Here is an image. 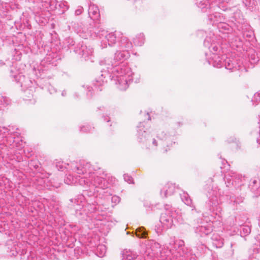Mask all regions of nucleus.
Listing matches in <instances>:
<instances>
[{
	"label": "nucleus",
	"mask_w": 260,
	"mask_h": 260,
	"mask_svg": "<svg viewBox=\"0 0 260 260\" xmlns=\"http://www.w3.org/2000/svg\"><path fill=\"white\" fill-rule=\"evenodd\" d=\"M159 221L165 230L169 229L174 225V221L181 222V213L179 210L167 206L161 213Z\"/></svg>",
	"instance_id": "4"
},
{
	"label": "nucleus",
	"mask_w": 260,
	"mask_h": 260,
	"mask_svg": "<svg viewBox=\"0 0 260 260\" xmlns=\"http://www.w3.org/2000/svg\"><path fill=\"white\" fill-rule=\"evenodd\" d=\"M129 56V53L128 51L119 50L116 52L113 58L106 57L101 60L100 62V65L102 66L101 77L98 80H96L95 83H94V88L99 87L100 90H101L100 87L103 85L105 82V79L109 75V72H110L109 69L117 64L125 63L124 62V60L127 59Z\"/></svg>",
	"instance_id": "2"
},
{
	"label": "nucleus",
	"mask_w": 260,
	"mask_h": 260,
	"mask_svg": "<svg viewBox=\"0 0 260 260\" xmlns=\"http://www.w3.org/2000/svg\"><path fill=\"white\" fill-rule=\"evenodd\" d=\"M123 178L125 180V181L127 182L128 183H133V178L128 175V174H124L123 175Z\"/></svg>",
	"instance_id": "45"
},
{
	"label": "nucleus",
	"mask_w": 260,
	"mask_h": 260,
	"mask_svg": "<svg viewBox=\"0 0 260 260\" xmlns=\"http://www.w3.org/2000/svg\"><path fill=\"white\" fill-rule=\"evenodd\" d=\"M243 3L246 7L249 9L253 8L254 5V2L251 0H243Z\"/></svg>",
	"instance_id": "41"
},
{
	"label": "nucleus",
	"mask_w": 260,
	"mask_h": 260,
	"mask_svg": "<svg viewBox=\"0 0 260 260\" xmlns=\"http://www.w3.org/2000/svg\"><path fill=\"white\" fill-rule=\"evenodd\" d=\"M152 144H153V145L154 146H155V147L157 146V143H156V140H155L154 139H153L152 140Z\"/></svg>",
	"instance_id": "54"
},
{
	"label": "nucleus",
	"mask_w": 260,
	"mask_h": 260,
	"mask_svg": "<svg viewBox=\"0 0 260 260\" xmlns=\"http://www.w3.org/2000/svg\"><path fill=\"white\" fill-rule=\"evenodd\" d=\"M208 47L211 54L209 58H220L221 48L219 44L212 43Z\"/></svg>",
	"instance_id": "14"
},
{
	"label": "nucleus",
	"mask_w": 260,
	"mask_h": 260,
	"mask_svg": "<svg viewBox=\"0 0 260 260\" xmlns=\"http://www.w3.org/2000/svg\"><path fill=\"white\" fill-rule=\"evenodd\" d=\"M92 128H94L93 127H91L90 125H84L83 127H81L80 131L83 132H92Z\"/></svg>",
	"instance_id": "43"
},
{
	"label": "nucleus",
	"mask_w": 260,
	"mask_h": 260,
	"mask_svg": "<svg viewBox=\"0 0 260 260\" xmlns=\"http://www.w3.org/2000/svg\"><path fill=\"white\" fill-rule=\"evenodd\" d=\"M166 137V134L164 133V132L161 131L157 134V138L160 140H163Z\"/></svg>",
	"instance_id": "49"
},
{
	"label": "nucleus",
	"mask_w": 260,
	"mask_h": 260,
	"mask_svg": "<svg viewBox=\"0 0 260 260\" xmlns=\"http://www.w3.org/2000/svg\"><path fill=\"white\" fill-rule=\"evenodd\" d=\"M146 116H147V119H148V120H149L150 119V116H149V114L147 113V114H146Z\"/></svg>",
	"instance_id": "60"
},
{
	"label": "nucleus",
	"mask_w": 260,
	"mask_h": 260,
	"mask_svg": "<svg viewBox=\"0 0 260 260\" xmlns=\"http://www.w3.org/2000/svg\"><path fill=\"white\" fill-rule=\"evenodd\" d=\"M213 245L217 248H220L223 245V239L218 235H214L212 238Z\"/></svg>",
	"instance_id": "27"
},
{
	"label": "nucleus",
	"mask_w": 260,
	"mask_h": 260,
	"mask_svg": "<svg viewBox=\"0 0 260 260\" xmlns=\"http://www.w3.org/2000/svg\"><path fill=\"white\" fill-rule=\"evenodd\" d=\"M86 178L85 176L79 178L75 174L72 172V174L66 175L64 181L66 184L68 185H80L84 186L87 183Z\"/></svg>",
	"instance_id": "10"
},
{
	"label": "nucleus",
	"mask_w": 260,
	"mask_h": 260,
	"mask_svg": "<svg viewBox=\"0 0 260 260\" xmlns=\"http://www.w3.org/2000/svg\"><path fill=\"white\" fill-rule=\"evenodd\" d=\"M209 203L208 204L209 206V210L210 211H214L215 208L217 209V205L218 204L217 201V193H213V194L210 195L209 197Z\"/></svg>",
	"instance_id": "22"
},
{
	"label": "nucleus",
	"mask_w": 260,
	"mask_h": 260,
	"mask_svg": "<svg viewBox=\"0 0 260 260\" xmlns=\"http://www.w3.org/2000/svg\"><path fill=\"white\" fill-rule=\"evenodd\" d=\"M110 198L111 199V202L113 204L112 205L113 207L120 202V198L117 196H113L111 197H110Z\"/></svg>",
	"instance_id": "38"
},
{
	"label": "nucleus",
	"mask_w": 260,
	"mask_h": 260,
	"mask_svg": "<svg viewBox=\"0 0 260 260\" xmlns=\"http://www.w3.org/2000/svg\"><path fill=\"white\" fill-rule=\"evenodd\" d=\"M132 43L125 37H122L119 42V49L128 51L132 48Z\"/></svg>",
	"instance_id": "20"
},
{
	"label": "nucleus",
	"mask_w": 260,
	"mask_h": 260,
	"mask_svg": "<svg viewBox=\"0 0 260 260\" xmlns=\"http://www.w3.org/2000/svg\"><path fill=\"white\" fill-rule=\"evenodd\" d=\"M92 31L101 39V45L103 48L106 47L107 44L109 46H111L116 42L115 34L113 32L108 33V31L99 24L92 28ZM79 35L84 39H87L89 36H92L91 30L89 32H85V34L80 32Z\"/></svg>",
	"instance_id": "3"
},
{
	"label": "nucleus",
	"mask_w": 260,
	"mask_h": 260,
	"mask_svg": "<svg viewBox=\"0 0 260 260\" xmlns=\"http://www.w3.org/2000/svg\"><path fill=\"white\" fill-rule=\"evenodd\" d=\"M244 177L233 171L225 176V183L228 187L234 186L236 188L241 187L244 183Z\"/></svg>",
	"instance_id": "8"
},
{
	"label": "nucleus",
	"mask_w": 260,
	"mask_h": 260,
	"mask_svg": "<svg viewBox=\"0 0 260 260\" xmlns=\"http://www.w3.org/2000/svg\"><path fill=\"white\" fill-rule=\"evenodd\" d=\"M198 7L201 8L203 12H205L207 11V9L209 8L208 3L205 4L203 2H201L198 4Z\"/></svg>",
	"instance_id": "37"
},
{
	"label": "nucleus",
	"mask_w": 260,
	"mask_h": 260,
	"mask_svg": "<svg viewBox=\"0 0 260 260\" xmlns=\"http://www.w3.org/2000/svg\"><path fill=\"white\" fill-rule=\"evenodd\" d=\"M144 125L143 123L140 122L138 126V139L139 142L144 143L146 140L147 132L144 130Z\"/></svg>",
	"instance_id": "21"
},
{
	"label": "nucleus",
	"mask_w": 260,
	"mask_h": 260,
	"mask_svg": "<svg viewBox=\"0 0 260 260\" xmlns=\"http://www.w3.org/2000/svg\"><path fill=\"white\" fill-rule=\"evenodd\" d=\"M252 101L256 102H260V90L254 94Z\"/></svg>",
	"instance_id": "46"
},
{
	"label": "nucleus",
	"mask_w": 260,
	"mask_h": 260,
	"mask_svg": "<svg viewBox=\"0 0 260 260\" xmlns=\"http://www.w3.org/2000/svg\"><path fill=\"white\" fill-rule=\"evenodd\" d=\"M88 15L91 19H98L100 17V11L98 6L94 4H90L88 8Z\"/></svg>",
	"instance_id": "19"
},
{
	"label": "nucleus",
	"mask_w": 260,
	"mask_h": 260,
	"mask_svg": "<svg viewBox=\"0 0 260 260\" xmlns=\"http://www.w3.org/2000/svg\"><path fill=\"white\" fill-rule=\"evenodd\" d=\"M59 7L60 9H62V13H64L69 9V6L66 2H61L59 4Z\"/></svg>",
	"instance_id": "39"
},
{
	"label": "nucleus",
	"mask_w": 260,
	"mask_h": 260,
	"mask_svg": "<svg viewBox=\"0 0 260 260\" xmlns=\"http://www.w3.org/2000/svg\"><path fill=\"white\" fill-rule=\"evenodd\" d=\"M66 94H67V92H66V91L65 90L62 91V93H61V95H62V96H66Z\"/></svg>",
	"instance_id": "57"
},
{
	"label": "nucleus",
	"mask_w": 260,
	"mask_h": 260,
	"mask_svg": "<svg viewBox=\"0 0 260 260\" xmlns=\"http://www.w3.org/2000/svg\"><path fill=\"white\" fill-rule=\"evenodd\" d=\"M104 120H106L107 122H109L110 121L109 118H107L106 117H104Z\"/></svg>",
	"instance_id": "61"
},
{
	"label": "nucleus",
	"mask_w": 260,
	"mask_h": 260,
	"mask_svg": "<svg viewBox=\"0 0 260 260\" xmlns=\"http://www.w3.org/2000/svg\"><path fill=\"white\" fill-rule=\"evenodd\" d=\"M10 103V100L8 98L0 94V110L6 108Z\"/></svg>",
	"instance_id": "30"
},
{
	"label": "nucleus",
	"mask_w": 260,
	"mask_h": 260,
	"mask_svg": "<svg viewBox=\"0 0 260 260\" xmlns=\"http://www.w3.org/2000/svg\"><path fill=\"white\" fill-rule=\"evenodd\" d=\"M139 76V75H138ZM140 77H138V78H136V80L135 81V82L137 83L139 82Z\"/></svg>",
	"instance_id": "58"
},
{
	"label": "nucleus",
	"mask_w": 260,
	"mask_h": 260,
	"mask_svg": "<svg viewBox=\"0 0 260 260\" xmlns=\"http://www.w3.org/2000/svg\"><path fill=\"white\" fill-rule=\"evenodd\" d=\"M73 24H75V23L74 22H72L71 23V24L68 25V28H69V30L71 29V26H73Z\"/></svg>",
	"instance_id": "55"
},
{
	"label": "nucleus",
	"mask_w": 260,
	"mask_h": 260,
	"mask_svg": "<svg viewBox=\"0 0 260 260\" xmlns=\"http://www.w3.org/2000/svg\"><path fill=\"white\" fill-rule=\"evenodd\" d=\"M178 241V240L177 241H175V238H170V240H169V244L170 245H174L175 246H174V249H176V247L177 246V244H176V242Z\"/></svg>",
	"instance_id": "48"
},
{
	"label": "nucleus",
	"mask_w": 260,
	"mask_h": 260,
	"mask_svg": "<svg viewBox=\"0 0 260 260\" xmlns=\"http://www.w3.org/2000/svg\"><path fill=\"white\" fill-rule=\"evenodd\" d=\"M180 198L182 201L184 203V204L191 207H193V209H192V210L195 209L192 204V200L186 192L183 191L182 193H180Z\"/></svg>",
	"instance_id": "24"
},
{
	"label": "nucleus",
	"mask_w": 260,
	"mask_h": 260,
	"mask_svg": "<svg viewBox=\"0 0 260 260\" xmlns=\"http://www.w3.org/2000/svg\"><path fill=\"white\" fill-rule=\"evenodd\" d=\"M235 140H236V139H232V140H231V142H234Z\"/></svg>",
	"instance_id": "63"
},
{
	"label": "nucleus",
	"mask_w": 260,
	"mask_h": 260,
	"mask_svg": "<svg viewBox=\"0 0 260 260\" xmlns=\"http://www.w3.org/2000/svg\"><path fill=\"white\" fill-rule=\"evenodd\" d=\"M13 67H15V68H16V70H17V71H14V73H13V74L17 75V78H19V73H20V75H22V72H21L19 70H18L17 69V67L13 66L12 68H13Z\"/></svg>",
	"instance_id": "51"
},
{
	"label": "nucleus",
	"mask_w": 260,
	"mask_h": 260,
	"mask_svg": "<svg viewBox=\"0 0 260 260\" xmlns=\"http://www.w3.org/2000/svg\"><path fill=\"white\" fill-rule=\"evenodd\" d=\"M92 89V88L90 86H86V87L83 86L82 90L84 91L87 90L88 91L86 93L87 96L88 98H90V96H92V92H91Z\"/></svg>",
	"instance_id": "44"
},
{
	"label": "nucleus",
	"mask_w": 260,
	"mask_h": 260,
	"mask_svg": "<svg viewBox=\"0 0 260 260\" xmlns=\"http://www.w3.org/2000/svg\"><path fill=\"white\" fill-rule=\"evenodd\" d=\"M217 25L219 31L222 33H229L232 31V29L231 26L228 23L224 22L223 21H221V22H219Z\"/></svg>",
	"instance_id": "25"
},
{
	"label": "nucleus",
	"mask_w": 260,
	"mask_h": 260,
	"mask_svg": "<svg viewBox=\"0 0 260 260\" xmlns=\"http://www.w3.org/2000/svg\"><path fill=\"white\" fill-rule=\"evenodd\" d=\"M160 245L156 242H155L153 245H152V250L154 251V254L158 255V253L161 255V257H162V259H164L165 258V256L162 255V252L160 250Z\"/></svg>",
	"instance_id": "33"
},
{
	"label": "nucleus",
	"mask_w": 260,
	"mask_h": 260,
	"mask_svg": "<svg viewBox=\"0 0 260 260\" xmlns=\"http://www.w3.org/2000/svg\"><path fill=\"white\" fill-rule=\"evenodd\" d=\"M68 41L70 45L73 46L74 45V41L72 38H69Z\"/></svg>",
	"instance_id": "53"
},
{
	"label": "nucleus",
	"mask_w": 260,
	"mask_h": 260,
	"mask_svg": "<svg viewBox=\"0 0 260 260\" xmlns=\"http://www.w3.org/2000/svg\"><path fill=\"white\" fill-rule=\"evenodd\" d=\"M71 171L75 174L79 178L94 174V169L90 163L84 161H73L68 164Z\"/></svg>",
	"instance_id": "5"
},
{
	"label": "nucleus",
	"mask_w": 260,
	"mask_h": 260,
	"mask_svg": "<svg viewBox=\"0 0 260 260\" xmlns=\"http://www.w3.org/2000/svg\"><path fill=\"white\" fill-rule=\"evenodd\" d=\"M86 200V201H88V200H86L83 194H79L77 196V198L71 199V201L72 203H74L75 204H76V205H79V206H83V203Z\"/></svg>",
	"instance_id": "26"
},
{
	"label": "nucleus",
	"mask_w": 260,
	"mask_h": 260,
	"mask_svg": "<svg viewBox=\"0 0 260 260\" xmlns=\"http://www.w3.org/2000/svg\"><path fill=\"white\" fill-rule=\"evenodd\" d=\"M136 233L137 236L139 238H145L146 237L147 234L143 227L138 228L136 230Z\"/></svg>",
	"instance_id": "36"
},
{
	"label": "nucleus",
	"mask_w": 260,
	"mask_h": 260,
	"mask_svg": "<svg viewBox=\"0 0 260 260\" xmlns=\"http://www.w3.org/2000/svg\"><path fill=\"white\" fill-rule=\"evenodd\" d=\"M83 11V8L82 6H78L75 11V14L77 16L80 15Z\"/></svg>",
	"instance_id": "47"
},
{
	"label": "nucleus",
	"mask_w": 260,
	"mask_h": 260,
	"mask_svg": "<svg viewBox=\"0 0 260 260\" xmlns=\"http://www.w3.org/2000/svg\"><path fill=\"white\" fill-rule=\"evenodd\" d=\"M249 187L253 192L258 193L260 189V180L258 179H252L250 180Z\"/></svg>",
	"instance_id": "23"
},
{
	"label": "nucleus",
	"mask_w": 260,
	"mask_h": 260,
	"mask_svg": "<svg viewBox=\"0 0 260 260\" xmlns=\"http://www.w3.org/2000/svg\"><path fill=\"white\" fill-rule=\"evenodd\" d=\"M209 39L207 38L205 39V46H207V43H209Z\"/></svg>",
	"instance_id": "56"
},
{
	"label": "nucleus",
	"mask_w": 260,
	"mask_h": 260,
	"mask_svg": "<svg viewBox=\"0 0 260 260\" xmlns=\"http://www.w3.org/2000/svg\"><path fill=\"white\" fill-rule=\"evenodd\" d=\"M208 20L213 25L217 24L221 21H224V18L221 15L220 13L215 12L213 14H211L208 16Z\"/></svg>",
	"instance_id": "18"
},
{
	"label": "nucleus",
	"mask_w": 260,
	"mask_h": 260,
	"mask_svg": "<svg viewBox=\"0 0 260 260\" xmlns=\"http://www.w3.org/2000/svg\"><path fill=\"white\" fill-rule=\"evenodd\" d=\"M107 248L104 245H99L97 246L96 253L99 257H103L106 254Z\"/></svg>",
	"instance_id": "31"
},
{
	"label": "nucleus",
	"mask_w": 260,
	"mask_h": 260,
	"mask_svg": "<svg viewBox=\"0 0 260 260\" xmlns=\"http://www.w3.org/2000/svg\"><path fill=\"white\" fill-rule=\"evenodd\" d=\"M249 61L251 64H255L260 60V58L258 56L257 53L255 52L251 53L250 54H249Z\"/></svg>",
	"instance_id": "32"
},
{
	"label": "nucleus",
	"mask_w": 260,
	"mask_h": 260,
	"mask_svg": "<svg viewBox=\"0 0 260 260\" xmlns=\"http://www.w3.org/2000/svg\"><path fill=\"white\" fill-rule=\"evenodd\" d=\"M7 4L4 3V2H0V14L2 15L4 14L5 12H6L7 9Z\"/></svg>",
	"instance_id": "42"
},
{
	"label": "nucleus",
	"mask_w": 260,
	"mask_h": 260,
	"mask_svg": "<svg viewBox=\"0 0 260 260\" xmlns=\"http://www.w3.org/2000/svg\"><path fill=\"white\" fill-rule=\"evenodd\" d=\"M109 75L107 77L111 78L121 90H126L130 83L134 80L135 74L126 63L117 64L109 69Z\"/></svg>",
	"instance_id": "1"
},
{
	"label": "nucleus",
	"mask_w": 260,
	"mask_h": 260,
	"mask_svg": "<svg viewBox=\"0 0 260 260\" xmlns=\"http://www.w3.org/2000/svg\"><path fill=\"white\" fill-rule=\"evenodd\" d=\"M78 53L82 55L85 60L91 59L93 56V49L90 46L82 44L81 47L77 50Z\"/></svg>",
	"instance_id": "12"
},
{
	"label": "nucleus",
	"mask_w": 260,
	"mask_h": 260,
	"mask_svg": "<svg viewBox=\"0 0 260 260\" xmlns=\"http://www.w3.org/2000/svg\"><path fill=\"white\" fill-rule=\"evenodd\" d=\"M176 243L178 247L177 249H175V250L176 251V252L177 253L176 256L177 257L185 256L187 252V250L186 248L184 247V241L182 240H179Z\"/></svg>",
	"instance_id": "17"
},
{
	"label": "nucleus",
	"mask_w": 260,
	"mask_h": 260,
	"mask_svg": "<svg viewBox=\"0 0 260 260\" xmlns=\"http://www.w3.org/2000/svg\"><path fill=\"white\" fill-rule=\"evenodd\" d=\"M219 3L220 2H228L229 0H217Z\"/></svg>",
	"instance_id": "59"
},
{
	"label": "nucleus",
	"mask_w": 260,
	"mask_h": 260,
	"mask_svg": "<svg viewBox=\"0 0 260 260\" xmlns=\"http://www.w3.org/2000/svg\"><path fill=\"white\" fill-rule=\"evenodd\" d=\"M209 64H212L213 67L220 68L224 64V61L220 58H210L209 60Z\"/></svg>",
	"instance_id": "29"
},
{
	"label": "nucleus",
	"mask_w": 260,
	"mask_h": 260,
	"mask_svg": "<svg viewBox=\"0 0 260 260\" xmlns=\"http://www.w3.org/2000/svg\"><path fill=\"white\" fill-rule=\"evenodd\" d=\"M14 71L17 72L16 68L13 67L11 68L10 76L13 78L17 83H19L22 87L26 89L25 90V93L26 94L27 93L29 94V95L27 96L28 98H30L32 96V94L30 93L31 90L28 89H34V87L32 86L33 84L32 81L28 78H26L23 75H20V73H19V78H17V75L13 74Z\"/></svg>",
	"instance_id": "7"
},
{
	"label": "nucleus",
	"mask_w": 260,
	"mask_h": 260,
	"mask_svg": "<svg viewBox=\"0 0 260 260\" xmlns=\"http://www.w3.org/2000/svg\"><path fill=\"white\" fill-rule=\"evenodd\" d=\"M225 68L234 71L235 70H242V67L240 65H238V63H236V61L234 60H231L230 58H227L224 61V64Z\"/></svg>",
	"instance_id": "16"
},
{
	"label": "nucleus",
	"mask_w": 260,
	"mask_h": 260,
	"mask_svg": "<svg viewBox=\"0 0 260 260\" xmlns=\"http://www.w3.org/2000/svg\"><path fill=\"white\" fill-rule=\"evenodd\" d=\"M93 205L96 204V206L93 207L92 212H94L93 217L97 220L101 221L106 217V213L104 211L109 208L107 204H100L97 201L91 203Z\"/></svg>",
	"instance_id": "9"
},
{
	"label": "nucleus",
	"mask_w": 260,
	"mask_h": 260,
	"mask_svg": "<svg viewBox=\"0 0 260 260\" xmlns=\"http://www.w3.org/2000/svg\"><path fill=\"white\" fill-rule=\"evenodd\" d=\"M175 190V185L171 183H168L161 189V196L162 198H167V197L173 194Z\"/></svg>",
	"instance_id": "13"
},
{
	"label": "nucleus",
	"mask_w": 260,
	"mask_h": 260,
	"mask_svg": "<svg viewBox=\"0 0 260 260\" xmlns=\"http://www.w3.org/2000/svg\"><path fill=\"white\" fill-rule=\"evenodd\" d=\"M145 38L143 34L137 35L134 39V43L135 45L141 46L144 43Z\"/></svg>",
	"instance_id": "28"
},
{
	"label": "nucleus",
	"mask_w": 260,
	"mask_h": 260,
	"mask_svg": "<svg viewBox=\"0 0 260 260\" xmlns=\"http://www.w3.org/2000/svg\"><path fill=\"white\" fill-rule=\"evenodd\" d=\"M48 90L50 92V93H53L54 92H55L54 88L52 86H51V85H50L48 87Z\"/></svg>",
	"instance_id": "52"
},
{
	"label": "nucleus",
	"mask_w": 260,
	"mask_h": 260,
	"mask_svg": "<svg viewBox=\"0 0 260 260\" xmlns=\"http://www.w3.org/2000/svg\"><path fill=\"white\" fill-rule=\"evenodd\" d=\"M57 3V0H41V8L39 10L42 9L54 10L56 8Z\"/></svg>",
	"instance_id": "15"
},
{
	"label": "nucleus",
	"mask_w": 260,
	"mask_h": 260,
	"mask_svg": "<svg viewBox=\"0 0 260 260\" xmlns=\"http://www.w3.org/2000/svg\"><path fill=\"white\" fill-rule=\"evenodd\" d=\"M168 253H172V249H170L169 250V251H168Z\"/></svg>",
	"instance_id": "62"
},
{
	"label": "nucleus",
	"mask_w": 260,
	"mask_h": 260,
	"mask_svg": "<svg viewBox=\"0 0 260 260\" xmlns=\"http://www.w3.org/2000/svg\"><path fill=\"white\" fill-rule=\"evenodd\" d=\"M30 4H32V7L34 10H39L41 8V0H25Z\"/></svg>",
	"instance_id": "34"
},
{
	"label": "nucleus",
	"mask_w": 260,
	"mask_h": 260,
	"mask_svg": "<svg viewBox=\"0 0 260 260\" xmlns=\"http://www.w3.org/2000/svg\"><path fill=\"white\" fill-rule=\"evenodd\" d=\"M250 228L248 226H245L243 228V232L245 234H248L250 233Z\"/></svg>",
	"instance_id": "50"
},
{
	"label": "nucleus",
	"mask_w": 260,
	"mask_h": 260,
	"mask_svg": "<svg viewBox=\"0 0 260 260\" xmlns=\"http://www.w3.org/2000/svg\"><path fill=\"white\" fill-rule=\"evenodd\" d=\"M56 168L58 171H63L66 168L65 164L62 161H57L56 162Z\"/></svg>",
	"instance_id": "40"
},
{
	"label": "nucleus",
	"mask_w": 260,
	"mask_h": 260,
	"mask_svg": "<svg viewBox=\"0 0 260 260\" xmlns=\"http://www.w3.org/2000/svg\"><path fill=\"white\" fill-rule=\"evenodd\" d=\"M135 255L131 251H125L122 254V260H135Z\"/></svg>",
	"instance_id": "35"
},
{
	"label": "nucleus",
	"mask_w": 260,
	"mask_h": 260,
	"mask_svg": "<svg viewBox=\"0 0 260 260\" xmlns=\"http://www.w3.org/2000/svg\"><path fill=\"white\" fill-rule=\"evenodd\" d=\"M93 174H91L89 176V178H91V180L90 182H89V179L86 177V180L87 183H86L85 185L87 187H89L91 191H93V193H94L95 192H99V190L98 189H96V188L104 189L108 187L107 182L103 177Z\"/></svg>",
	"instance_id": "6"
},
{
	"label": "nucleus",
	"mask_w": 260,
	"mask_h": 260,
	"mask_svg": "<svg viewBox=\"0 0 260 260\" xmlns=\"http://www.w3.org/2000/svg\"><path fill=\"white\" fill-rule=\"evenodd\" d=\"M212 231L211 224L207 222H201L194 228L195 233L200 237L206 236L211 233Z\"/></svg>",
	"instance_id": "11"
}]
</instances>
